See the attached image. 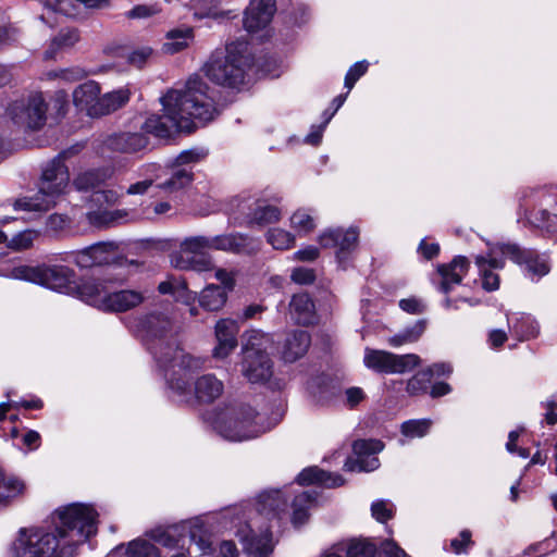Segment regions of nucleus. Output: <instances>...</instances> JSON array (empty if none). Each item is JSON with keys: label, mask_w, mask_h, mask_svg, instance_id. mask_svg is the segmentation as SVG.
Masks as SVG:
<instances>
[{"label": "nucleus", "mask_w": 557, "mask_h": 557, "mask_svg": "<svg viewBox=\"0 0 557 557\" xmlns=\"http://www.w3.org/2000/svg\"><path fill=\"white\" fill-rule=\"evenodd\" d=\"M421 359L416 354L396 355L387 350L364 349L363 364L377 373L404 374L417 368Z\"/></svg>", "instance_id": "nucleus-13"}, {"label": "nucleus", "mask_w": 557, "mask_h": 557, "mask_svg": "<svg viewBox=\"0 0 557 557\" xmlns=\"http://www.w3.org/2000/svg\"><path fill=\"white\" fill-rule=\"evenodd\" d=\"M131 92L128 88L122 87L116 90L107 92L101 96L100 116L110 114L111 112L122 108L129 100Z\"/></svg>", "instance_id": "nucleus-42"}, {"label": "nucleus", "mask_w": 557, "mask_h": 557, "mask_svg": "<svg viewBox=\"0 0 557 557\" xmlns=\"http://www.w3.org/2000/svg\"><path fill=\"white\" fill-rule=\"evenodd\" d=\"M250 238L242 234H223L210 237L211 250H222L228 252H247Z\"/></svg>", "instance_id": "nucleus-35"}, {"label": "nucleus", "mask_w": 557, "mask_h": 557, "mask_svg": "<svg viewBox=\"0 0 557 557\" xmlns=\"http://www.w3.org/2000/svg\"><path fill=\"white\" fill-rule=\"evenodd\" d=\"M163 115L151 114L143 129L159 138L170 137L173 132L190 133L196 121H211L216 109L208 85L198 76L190 77L184 89H170L160 98Z\"/></svg>", "instance_id": "nucleus-3"}, {"label": "nucleus", "mask_w": 557, "mask_h": 557, "mask_svg": "<svg viewBox=\"0 0 557 557\" xmlns=\"http://www.w3.org/2000/svg\"><path fill=\"white\" fill-rule=\"evenodd\" d=\"M226 300V290L214 284H209L205 287L199 297L200 306L208 311H218L222 309Z\"/></svg>", "instance_id": "nucleus-39"}, {"label": "nucleus", "mask_w": 557, "mask_h": 557, "mask_svg": "<svg viewBox=\"0 0 557 557\" xmlns=\"http://www.w3.org/2000/svg\"><path fill=\"white\" fill-rule=\"evenodd\" d=\"M503 249L508 259L515 263L524 265L527 275L530 276L531 280L540 278L546 275L550 270L547 258L544 255H539L534 250L521 249L516 244L509 243L505 244Z\"/></svg>", "instance_id": "nucleus-18"}, {"label": "nucleus", "mask_w": 557, "mask_h": 557, "mask_svg": "<svg viewBox=\"0 0 557 557\" xmlns=\"http://www.w3.org/2000/svg\"><path fill=\"white\" fill-rule=\"evenodd\" d=\"M37 237L38 233L36 231L25 230L23 232L17 233L11 239H9L7 246L8 248L15 251L25 250L33 246Z\"/></svg>", "instance_id": "nucleus-50"}, {"label": "nucleus", "mask_w": 557, "mask_h": 557, "mask_svg": "<svg viewBox=\"0 0 557 557\" xmlns=\"http://www.w3.org/2000/svg\"><path fill=\"white\" fill-rule=\"evenodd\" d=\"M330 120L331 116H329L322 124L312 126L310 133L305 138V143L312 146H318L322 140L324 128Z\"/></svg>", "instance_id": "nucleus-62"}, {"label": "nucleus", "mask_w": 557, "mask_h": 557, "mask_svg": "<svg viewBox=\"0 0 557 557\" xmlns=\"http://www.w3.org/2000/svg\"><path fill=\"white\" fill-rule=\"evenodd\" d=\"M48 78L50 79H61L64 82H77L87 76V72L82 67H71V69H63L60 71H50L47 73Z\"/></svg>", "instance_id": "nucleus-56"}, {"label": "nucleus", "mask_w": 557, "mask_h": 557, "mask_svg": "<svg viewBox=\"0 0 557 557\" xmlns=\"http://www.w3.org/2000/svg\"><path fill=\"white\" fill-rule=\"evenodd\" d=\"M143 329L148 350L164 371L169 388L182 401H188L194 395L200 403H212L222 395L224 384L213 374L197 377L191 394L189 379L202 368L203 361L175 345L172 339L173 324L169 317L150 314L144 321Z\"/></svg>", "instance_id": "nucleus-1"}, {"label": "nucleus", "mask_w": 557, "mask_h": 557, "mask_svg": "<svg viewBox=\"0 0 557 557\" xmlns=\"http://www.w3.org/2000/svg\"><path fill=\"white\" fill-rule=\"evenodd\" d=\"M276 12L275 0H250L244 13V27L249 33L265 28Z\"/></svg>", "instance_id": "nucleus-20"}, {"label": "nucleus", "mask_w": 557, "mask_h": 557, "mask_svg": "<svg viewBox=\"0 0 557 557\" xmlns=\"http://www.w3.org/2000/svg\"><path fill=\"white\" fill-rule=\"evenodd\" d=\"M311 339L306 331H296L285 341L282 356L287 362H294L301 358L308 350Z\"/></svg>", "instance_id": "nucleus-33"}, {"label": "nucleus", "mask_w": 557, "mask_h": 557, "mask_svg": "<svg viewBox=\"0 0 557 557\" xmlns=\"http://www.w3.org/2000/svg\"><path fill=\"white\" fill-rule=\"evenodd\" d=\"M318 493L313 490L302 491L297 494L292 503L293 513L292 523L299 528L309 519V511L315 505Z\"/></svg>", "instance_id": "nucleus-31"}, {"label": "nucleus", "mask_w": 557, "mask_h": 557, "mask_svg": "<svg viewBox=\"0 0 557 557\" xmlns=\"http://www.w3.org/2000/svg\"><path fill=\"white\" fill-rule=\"evenodd\" d=\"M12 276L60 293H71L81 287L75 285L74 271L64 265H21L13 269Z\"/></svg>", "instance_id": "nucleus-11"}, {"label": "nucleus", "mask_w": 557, "mask_h": 557, "mask_svg": "<svg viewBox=\"0 0 557 557\" xmlns=\"http://www.w3.org/2000/svg\"><path fill=\"white\" fill-rule=\"evenodd\" d=\"M47 104L41 94L30 95L27 99L14 101L8 109L12 122L20 128L36 131L47 120Z\"/></svg>", "instance_id": "nucleus-14"}, {"label": "nucleus", "mask_w": 557, "mask_h": 557, "mask_svg": "<svg viewBox=\"0 0 557 557\" xmlns=\"http://www.w3.org/2000/svg\"><path fill=\"white\" fill-rule=\"evenodd\" d=\"M286 506V498L281 490L264 491L257 498L255 517L245 521L236 517L232 521L236 528L235 535L249 557H269L272 554L274 544L271 525H263L262 520L270 522L275 518L281 519Z\"/></svg>", "instance_id": "nucleus-4"}, {"label": "nucleus", "mask_w": 557, "mask_h": 557, "mask_svg": "<svg viewBox=\"0 0 557 557\" xmlns=\"http://www.w3.org/2000/svg\"><path fill=\"white\" fill-rule=\"evenodd\" d=\"M359 230L357 227L327 228L319 236V243L323 248H336V260L343 269H346L351 252L358 245Z\"/></svg>", "instance_id": "nucleus-15"}, {"label": "nucleus", "mask_w": 557, "mask_h": 557, "mask_svg": "<svg viewBox=\"0 0 557 557\" xmlns=\"http://www.w3.org/2000/svg\"><path fill=\"white\" fill-rule=\"evenodd\" d=\"M251 64L248 42L236 40L215 50L203 65L205 75L214 84L236 88L244 83Z\"/></svg>", "instance_id": "nucleus-7"}, {"label": "nucleus", "mask_w": 557, "mask_h": 557, "mask_svg": "<svg viewBox=\"0 0 557 557\" xmlns=\"http://www.w3.org/2000/svg\"><path fill=\"white\" fill-rule=\"evenodd\" d=\"M111 176L112 171L110 169H91L79 173L74 178L73 185L79 191H87L106 183Z\"/></svg>", "instance_id": "nucleus-36"}, {"label": "nucleus", "mask_w": 557, "mask_h": 557, "mask_svg": "<svg viewBox=\"0 0 557 557\" xmlns=\"http://www.w3.org/2000/svg\"><path fill=\"white\" fill-rule=\"evenodd\" d=\"M208 156V150L205 148H191L182 151L173 161L174 166L182 168H191L193 164H196L206 159Z\"/></svg>", "instance_id": "nucleus-49"}, {"label": "nucleus", "mask_w": 557, "mask_h": 557, "mask_svg": "<svg viewBox=\"0 0 557 557\" xmlns=\"http://www.w3.org/2000/svg\"><path fill=\"white\" fill-rule=\"evenodd\" d=\"M507 323L511 335L519 341L536 337L540 332L539 323L530 314H507Z\"/></svg>", "instance_id": "nucleus-28"}, {"label": "nucleus", "mask_w": 557, "mask_h": 557, "mask_svg": "<svg viewBox=\"0 0 557 557\" xmlns=\"http://www.w3.org/2000/svg\"><path fill=\"white\" fill-rule=\"evenodd\" d=\"M320 255L319 249L315 246L309 245L294 253L293 259L297 261L310 262L314 261Z\"/></svg>", "instance_id": "nucleus-63"}, {"label": "nucleus", "mask_w": 557, "mask_h": 557, "mask_svg": "<svg viewBox=\"0 0 557 557\" xmlns=\"http://www.w3.org/2000/svg\"><path fill=\"white\" fill-rule=\"evenodd\" d=\"M63 260L67 262H74L82 269H88L96 265L90 246L78 251L66 253V257Z\"/></svg>", "instance_id": "nucleus-55"}, {"label": "nucleus", "mask_w": 557, "mask_h": 557, "mask_svg": "<svg viewBox=\"0 0 557 557\" xmlns=\"http://www.w3.org/2000/svg\"><path fill=\"white\" fill-rule=\"evenodd\" d=\"M469 262L465 257H456L448 264H441L437 268L440 277L438 289L444 294H449L456 285H459L467 274Z\"/></svg>", "instance_id": "nucleus-24"}, {"label": "nucleus", "mask_w": 557, "mask_h": 557, "mask_svg": "<svg viewBox=\"0 0 557 557\" xmlns=\"http://www.w3.org/2000/svg\"><path fill=\"white\" fill-rule=\"evenodd\" d=\"M107 557H160L159 549L149 541L136 539L124 545L116 546Z\"/></svg>", "instance_id": "nucleus-32"}, {"label": "nucleus", "mask_w": 557, "mask_h": 557, "mask_svg": "<svg viewBox=\"0 0 557 557\" xmlns=\"http://www.w3.org/2000/svg\"><path fill=\"white\" fill-rule=\"evenodd\" d=\"M399 307L401 310L411 313V314H419L423 311L424 306L423 304L417 299V298H406L401 299L399 301Z\"/></svg>", "instance_id": "nucleus-64"}, {"label": "nucleus", "mask_w": 557, "mask_h": 557, "mask_svg": "<svg viewBox=\"0 0 557 557\" xmlns=\"http://www.w3.org/2000/svg\"><path fill=\"white\" fill-rule=\"evenodd\" d=\"M368 66L369 63L367 61L356 62L350 66L345 76V87L348 91L351 90L356 82L367 73Z\"/></svg>", "instance_id": "nucleus-58"}, {"label": "nucleus", "mask_w": 557, "mask_h": 557, "mask_svg": "<svg viewBox=\"0 0 557 557\" xmlns=\"http://www.w3.org/2000/svg\"><path fill=\"white\" fill-rule=\"evenodd\" d=\"M205 420L224 440L243 442L270 431L277 419H270L264 411L246 403L230 404L208 413Z\"/></svg>", "instance_id": "nucleus-5"}, {"label": "nucleus", "mask_w": 557, "mask_h": 557, "mask_svg": "<svg viewBox=\"0 0 557 557\" xmlns=\"http://www.w3.org/2000/svg\"><path fill=\"white\" fill-rule=\"evenodd\" d=\"M52 531L21 529L11 545L10 557H73L79 544L98 530V512L90 505L71 504L57 511Z\"/></svg>", "instance_id": "nucleus-2"}, {"label": "nucleus", "mask_w": 557, "mask_h": 557, "mask_svg": "<svg viewBox=\"0 0 557 557\" xmlns=\"http://www.w3.org/2000/svg\"><path fill=\"white\" fill-rule=\"evenodd\" d=\"M161 12V8L157 3L150 4H138L127 12L128 18L146 20L158 15Z\"/></svg>", "instance_id": "nucleus-57"}, {"label": "nucleus", "mask_w": 557, "mask_h": 557, "mask_svg": "<svg viewBox=\"0 0 557 557\" xmlns=\"http://www.w3.org/2000/svg\"><path fill=\"white\" fill-rule=\"evenodd\" d=\"M186 532L185 522L170 527H158L147 532V535L154 542L168 548H175Z\"/></svg>", "instance_id": "nucleus-34"}, {"label": "nucleus", "mask_w": 557, "mask_h": 557, "mask_svg": "<svg viewBox=\"0 0 557 557\" xmlns=\"http://www.w3.org/2000/svg\"><path fill=\"white\" fill-rule=\"evenodd\" d=\"M384 445L377 440H358L352 445L355 458H348L344 469L350 472H371L380 467L376 454L383 450Z\"/></svg>", "instance_id": "nucleus-16"}, {"label": "nucleus", "mask_w": 557, "mask_h": 557, "mask_svg": "<svg viewBox=\"0 0 557 557\" xmlns=\"http://www.w3.org/2000/svg\"><path fill=\"white\" fill-rule=\"evenodd\" d=\"M73 153H75L74 148L64 150L48 161L41 169L37 194L33 197L16 199L13 205L14 210L44 212L53 208L69 189L70 172L65 160Z\"/></svg>", "instance_id": "nucleus-6"}, {"label": "nucleus", "mask_w": 557, "mask_h": 557, "mask_svg": "<svg viewBox=\"0 0 557 557\" xmlns=\"http://www.w3.org/2000/svg\"><path fill=\"white\" fill-rule=\"evenodd\" d=\"M519 208L531 226L557 236V185L525 190Z\"/></svg>", "instance_id": "nucleus-8"}, {"label": "nucleus", "mask_w": 557, "mask_h": 557, "mask_svg": "<svg viewBox=\"0 0 557 557\" xmlns=\"http://www.w3.org/2000/svg\"><path fill=\"white\" fill-rule=\"evenodd\" d=\"M210 247V237L193 236L185 238L180 250L171 258V263L181 270H194L198 272L213 269L211 258L206 255Z\"/></svg>", "instance_id": "nucleus-12"}, {"label": "nucleus", "mask_w": 557, "mask_h": 557, "mask_svg": "<svg viewBox=\"0 0 557 557\" xmlns=\"http://www.w3.org/2000/svg\"><path fill=\"white\" fill-rule=\"evenodd\" d=\"M79 40V33L75 28H63L52 38L45 52L46 59H52L61 49L71 48Z\"/></svg>", "instance_id": "nucleus-40"}, {"label": "nucleus", "mask_w": 557, "mask_h": 557, "mask_svg": "<svg viewBox=\"0 0 557 557\" xmlns=\"http://www.w3.org/2000/svg\"><path fill=\"white\" fill-rule=\"evenodd\" d=\"M148 139L143 134L123 133L108 138L107 146L116 152L134 153L146 148Z\"/></svg>", "instance_id": "nucleus-29"}, {"label": "nucleus", "mask_w": 557, "mask_h": 557, "mask_svg": "<svg viewBox=\"0 0 557 557\" xmlns=\"http://www.w3.org/2000/svg\"><path fill=\"white\" fill-rule=\"evenodd\" d=\"M194 178L191 168L174 166L171 177L159 186L163 189L174 191L188 186Z\"/></svg>", "instance_id": "nucleus-43"}, {"label": "nucleus", "mask_w": 557, "mask_h": 557, "mask_svg": "<svg viewBox=\"0 0 557 557\" xmlns=\"http://www.w3.org/2000/svg\"><path fill=\"white\" fill-rule=\"evenodd\" d=\"M110 208L111 207H100L88 209L86 219L89 224L98 228H109L136 220V213L133 210Z\"/></svg>", "instance_id": "nucleus-21"}, {"label": "nucleus", "mask_w": 557, "mask_h": 557, "mask_svg": "<svg viewBox=\"0 0 557 557\" xmlns=\"http://www.w3.org/2000/svg\"><path fill=\"white\" fill-rule=\"evenodd\" d=\"M45 8L61 13L72 18H78L81 16L76 5L69 0H42Z\"/></svg>", "instance_id": "nucleus-52"}, {"label": "nucleus", "mask_w": 557, "mask_h": 557, "mask_svg": "<svg viewBox=\"0 0 557 557\" xmlns=\"http://www.w3.org/2000/svg\"><path fill=\"white\" fill-rule=\"evenodd\" d=\"M432 425L430 419L408 420L401 424V434L408 438H420L425 436Z\"/></svg>", "instance_id": "nucleus-48"}, {"label": "nucleus", "mask_w": 557, "mask_h": 557, "mask_svg": "<svg viewBox=\"0 0 557 557\" xmlns=\"http://www.w3.org/2000/svg\"><path fill=\"white\" fill-rule=\"evenodd\" d=\"M431 382V373L425 370L419 371L407 382V393L411 396L426 392Z\"/></svg>", "instance_id": "nucleus-51"}, {"label": "nucleus", "mask_w": 557, "mask_h": 557, "mask_svg": "<svg viewBox=\"0 0 557 557\" xmlns=\"http://www.w3.org/2000/svg\"><path fill=\"white\" fill-rule=\"evenodd\" d=\"M24 490L25 484L21 480L14 476L4 478L1 473L0 502H7L11 498L17 497L18 495L23 494Z\"/></svg>", "instance_id": "nucleus-47"}, {"label": "nucleus", "mask_w": 557, "mask_h": 557, "mask_svg": "<svg viewBox=\"0 0 557 557\" xmlns=\"http://www.w3.org/2000/svg\"><path fill=\"white\" fill-rule=\"evenodd\" d=\"M471 543V532L463 530L460 532L459 537L451 540L450 546L456 554H460L463 553Z\"/></svg>", "instance_id": "nucleus-61"}, {"label": "nucleus", "mask_w": 557, "mask_h": 557, "mask_svg": "<svg viewBox=\"0 0 557 557\" xmlns=\"http://www.w3.org/2000/svg\"><path fill=\"white\" fill-rule=\"evenodd\" d=\"M194 32L191 27H180L168 32L165 41L163 44V50L166 53H177L193 41Z\"/></svg>", "instance_id": "nucleus-38"}, {"label": "nucleus", "mask_w": 557, "mask_h": 557, "mask_svg": "<svg viewBox=\"0 0 557 557\" xmlns=\"http://www.w3.org/2000/svg\"><path fill=\"white\" fill-rule=\"evenodd\" d=\"M290 278L296 284L308 285L314 282L315 274L312 269L298 267L292 271Z\"/></svg>", "instance_id": "nucleus-60"}, {"label": "nucleus", "mask_w": 557, "mask_h": 557, "mask_svg": "<svg viewBox=\"0 0 557 557\" xmlns=\"http://www.w3.org/2000/svg\"><path fill=\"white\" fill-rule=\"evenodd\" d=\"M79 297L86 304L106 312H125L139 306L146 298L139 290H113L102 282L82 284Z\"/></svg>", "instance_id": "nucleus-10"}, {"label": "nucleus", "mask_w": 557, "mask_h": 557, "mask_svg": "<svg viewBox=\"0 0 557 557\" xmlns=\"http://www.w3.org/2000/svg\"><path fill=\"white\" fill-rule=\"evenodd\" d=\"M425 327L426 322L424 320H418L412 325L388 337L387 343L392 347H400L403 345L416 343L424 333Z\"/></svg>", "instance_id": "nucleus-41"}, {"label": "nucleus", "mask_w": 557, "mask_h": 557, "mask_svg": "<svg viewBox=\"0 0 557 557\" xmlns=\"http://www.w3.org/2000/svg\"><path fill=\"white\" fill-rule=\"evenodd\" d=\"M395 512V506L391 500L377 499L371 505L372 517L381 523L392 519Z\"/></svg>", "instance_id": "nucleus-53"}, {"label": "nucleus", "mask_w": 557, "mask_h": 557, "mask_svg": "<svg viewBox=\"0 0 557 557\" xmlns=\"http://www.w3.org/2000/svg\"><path fill=\"white\" fill-rule=\"evenodd\" d=\"M238 323L233 319H221L215 324L216 345L213 348L215 358H226L237 346Z\"/></svg>", "instance_id": "nucleus-23"}, {"label": "nucleus", "mask_w": 557, "mask_h": 557, "mask_svg": "<svg viewBox=\"0 0 557 557\" xmlns=\"http://www.w3.org/2000/svg\"><path fill=\"white\" fill-rule=\"evenodd\" d=\"M289 222L290 227L294 228L299 235H307L317 226L314 216L307 209L296 210L292 214Z\"/></svg>", "instance_id": "nucleus-45"}, {"label": "nucleus", "mask_w": 557, "mask_h": 557, "mask_svg": "<svg viewBox=\"0 0 557 557\" xmlns=\"http://www.w3.org/2000/svg\"><path fill=\"white\" fill-rule=\"evenodd\" d=\"M91 253L96 265H102L111 262L114 257L115 245L112 243H98L91 245Z\"/></svg>", "instance_id": "nucleus-54"}, {"label": "nucleus", "mask_w": 557, "mask_h": 557, "mask_svg": "<svg viewBox=\"0 0 557 557\" xmlns=\"http://www.w3.org/2000/svg\"><path fill=\"white\" fill-rule=\"evenodd\" d=\"M265 237L267 242L276 250L290 249L296 243L295 235L281 227L268 230Z\"/></svg>", "instance_id": "nucleus-44"}, {"label": "nucleus", "mask_w": 557, "mask_h": 557, "mask_svg": "<svg viewBox=\"0 0 557 557\" xmlns=\"http://www.w3.org/2000/svg\"><path fill=\"white\" fill-rule=\"evenodd\" d=\"M289 312L298 324L309 325L315 321V307L308 294L294 295L289 304Z\"/></svg>", "instance_id": "nucleus-30"}, {"label": "nucleus", "mask_w": 557, "mask_h": 557, "mask_svg": "<svg viewBox=\"0 0 557 557\" xmlns=\"http://www.w3.org/2000/svg\"><path fill=\"white\" fill-rule=\"evenodd\" d=\"M505 244H493L488 246L487 256H476L475 264L482 281V287L487 292H493L499 287V276L494 270H500L505 267V258L503 247Z\"/></svg>", "instance_id": "nucleus-17"}, {"label": "nucleus", "mask_w": 557, "mask_h": 557, "mask_svg": "<svg viewBox=\"0 0 557 557\" xmlns=\"http://www.w3.org/2000/svg\"><path fill=\"white\" fill-rule=\"evenodd\" d=\"M190 543L195 544L199 555L206 556L212 553V527L202 518H195L185 522Z\"/></svg>", "instance_id": "nucleus-26"}, {"label": "nucleus", "mask_w": 557, "mask_h": 557, "mask_svg": "<svg viewBox=\"0 0 557 557\" xmlns=\"http://www.w3.org/2000/svg\"><path fill=\"white\" fill-rule=\"evenodd\" d=\"M101 87L95 81H87L78 85L73 91V104L90 117H100Z\"/></svg>", "instance_id": "nucleus-19"}, {"label": "nucleus", "mask_w": 557, "mask_h": 557, "mask_svg": "<svg viewBox=\"0 0 557 557\" xmlns=\"http://www.w3.org/2000/svg\"><path fill=\"white\" fill-rule=\"evenodd\" d=\"M272 346L269 334L251 330L245 334L242 348V374L250 383H264L273 374V362L268 354Z\"/></svg>", "instance_id": "nucleus-9"}, {"label": "nucleus", "mask_w": 557, "mask_h": 557, "mask_svg": "<svg viewBox=\"0 0 557 557\" xmlns=\"http://www.w3.org/2000/svg\"><path fill=\"white\" fill-rule=\"evenodd\" d=\"M124 193L116 189L107 188L92 193L89 199V209L100 207H113L120 202Z\"/></svg>", "instance_id": "nucleus-46"}, {"label": "nucleus", "mask_w": 557, "mask_h": 557, "mask_svg": "<svg viewBox=\"0 0 557 557\" xmlns=\"http://www.w3.org/2000/svg\"><path fill=\"white\" fill-rule=\"evenodd\" d=\"M308 391L312 400L320 406L330 405L336 396L335 387L324 376L312 379L308 383Z\"/></svg>", "instance_id": "nucleus-37"}, {"label": "nucleus", "mask_w": 557, "mask_h": 557, "mask_svg": "<svg viewBox=\"0 0 557 557\" xmlns=\"http://www.w3.org/2000/svg\"><path fill=\"white\" fill-rule=\"evenodd\" d=\"M152 54V49L148 46H143L134 49L127 54V61L134 66L141 67Z\"/></svg>", "instance_id": "nucleus-59"}, {"label": "nucleus", "mask_w": 557, "mask_h": 557, "mask_svg": "<svg viewBox=\"0 0 557 557\" xmlns=\"http://www.w3.org/2000/svg\"><path fill=\"white\" fill-rule=\"evenodd\" d=\"M236 201L238 202L236 206L242 213L249 210L247 213V222L249 224L263 226L276 223L281 220V210L276 206L270 205L263 199H257L253 202L250 200Z\"/></svg>", "instance_id": "nucleus-22"}, {"label": "nucleus", "mask_w": 557, "mask_h": 557, "mask_svg": "<svg viewBox=\"0 0 557 557\" xmlns=\"http://www.w3.org/2000/svg\"><path fill=\"white\" fill-rule=\"evenodd\" d=\"M162 168L158 163H146L135 172L136 181L124 191L127 196H143L161 177Z\"/></svg>", "instance_id": "nucleus-25"}, {"label": "nucleus", "mask_w": 557, "mask_h": 557, "mask_svg": "<svg viewBox=\"0 0 557 557\" xmlns=\"http://www.w3.org/2000/svg\"><path fill=\"white\" fill-rule=\"evenodd\" d=\"M299 485L318 484L323 487L333 488L341 486L345 480L339 474L326 472L315 466L304 469L297 475Z\"/></svg>", "instance_id": "nucleus-27"}]
</instances>
